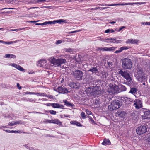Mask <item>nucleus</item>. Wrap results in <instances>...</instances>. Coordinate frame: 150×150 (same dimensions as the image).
Here are the masks:
<instances>
[{
    "instance_id": "obj_15",
    "label": "nucleus",
    "mask_w": 150,
    "mask_h": 150,
    "mask_svg": "<svg viewBox=\"0 0 150 150\" xmlns=\"http://www.w3.org/2000/svg\"><path fill=\"white\" fill-rule=\"evenodd\" d=\"M142 118L144 119L150 118V111H145L144 112V115L142 116Z\"/></svg>"
},
{
    "instance_id": "obj_38",
    "label": "nucleus",
    "mask_w": 150,
    "mask_h": 150,
    "mask_svg": "<svg viewBox=\"0 0 150 150\" xmlns=\"http://www.w3.org/2000/svg\"><path fill=\"white\" fill-rule=\"evenodd\" d=\"M105 40H112V41H115L116 40V38H108L107 39H105Z\"/></svg>"
},
{
    "instance_id": "obj_24",
    "label": "nucleus",
    "mask_w": 150,
    "mask_h": 150,
    "mask_svg": "<svg viewBox=\"0 0 150 150\" xmlns=\"http://www.w3.org/2000/svg\"><path fill=\"white\" fill-rule=\"evenodd\" d=\"M137 90L136 88L133 87L131 88L129 93L133 94L135 96V93L137 92Z\"/></svg>"
},
{
    "instance_id": "obj_36",
    "label": "nucleus",
    "mask_w": 150,
    "mask_h": 150,
    "mask_svg": "<svg viewBox=\"0 0 150 150\" xmlns=\"http://www.w3.org/2000/svg\"><path fill=\"white\" fill-rule=\"evenodd\" d=\"M88 117L89 118V121H91L92 122V123H91L92 124H95L94 120H93V119L91 117H90V116H88Z\"/></svg>"
},
{
    "instance_id": "obj_57",
    "label": "nucleus",
    "mask_w": 150,
    "mask_h": 150,
    "mask_svg": "<svg viewBox=\"0 0 150 150\" xmlns=\"http://www.w3.org/2000/svg\"><path fill=\"white\" fill-rule=\"evenodd\" d=\"M80 31H81L80 30H76V31H71V32H70V33H76V32H79Z\"/></svg>"
},
{
    "instance_id": "obj_61",
    "label": "nucleus",
    "mask_w": 150,
    "mask_h": 150,
    "mask_svg": "<svg viewBox=\"0 0 150 150\" xmlns=\"http://www.w3.org/2000/svg\"><path fill=\"white\" fill-rule=\"evenodd\" d=\"M76 123L77 122L76 121H73L71 122V123L75 125H76Z\"/></svg>"
},
{
    "instance_id": "obj_9",
    "label": "nucleus",
    "mask_w": 150,
    "mask_h": 150,
    "mask_svg": "<svg viewBox=\"0 0 150 150\" xmlns=\"http://www.w3.org/2000/svg\"><path fill=\"white\" fill-rule=\"evenodd\" d=\"M147 127L145 126H141L136 129V132L138 134L140 135L145 133L147 131Z\"/></svg>"
},
{
    "instance_id": "obj_11",
    "label": "nucleus",
    "mask_w": 150,
    "mask_h": 150,
    "mask_svg": "<svg viewBox=\"0 0 150 150\" xmlns=\"http://www.w3.org/2000/svg\"><path fill=\"white\" fill-rule=\"evenodd\" d=\"M117 47H110L109 48H108L106 47H98L97 49V50L98 51H112L114 50H115Z\"/></svg>"
},
{
    "instance_id": "obj_51",
    "label": "nucleus",
    "mask_w": 150,
    "mask_h": 150,
    "mask_svg": "<svg viewBox=\"0 0 150 150\" xmlns=\"http://www.w3.org/2000/svg\"><path fill=\"white\" fill-rule=\"evenodd\" d=\"M110 8H111L110 7H100V9L101 10H102L105 9H109Z\"/></svg>"
},
{
    "instance_id": "obj_26",
    "label": "nucleus",
    "mask_w": 150,
    "mask_h": 150,
    "mask_svg": "<svg viewBox=\"0 0 150 150\" xmlns=\"http://www.w3.org/2000/svg\"><path fill=\"white\" fill-rule=\"evenodd\" d=\"M63 102L65 103V105H66L68 106H72L73 105L67 100H64Z\"/></svg>"
},
{
    "instance_id": "obj_1",
    "label": "nucleus",
    "mask_w": 150,
    "mask_h": 150,
    "mask_svg": "<svg viewBox=\"0 0 150 150\" xmlns=\"http://www.w3.org/2000/svg\"><path fill=\"white\" fill-rule=\"evenodd\" d=\"M134 75L137 79L139 82H142V81L146 80V77L145 74L143 69L141 67H138L137 71H135Z\"/></svg>"
},
{
    "instance_id": "obj_55",
    "label": "nucleus",
    "mask_w": 150,
    "mask_h": 150,
    "mask_svg": "<svg viewBox=\"0 0 150 150\" xmlns=\"http://www.w3.org/2000/svg\"><path fill=\"white\" fill-rule=\"evenodd\" d=\"M8 30H9V31H15L17 32L18 31V29Z\"/></svg>"
},
{
    "instance_id": "obj_4",
    "label": "nucleus",
    "mask_w": 150,
    "mask_h": 150,
    "mask_svg": "<svg viewBox=\"0 0 150 150\" xmlns=\"http://www.w3.org/2000/svg\"><path fill=\"white\" fill-rule=\"evenodd\" d=\"M122 67L125 69H130L132 67V63L131 61L128 58H125L121 60Z\"/></svg>"
},
{
    "instance_id": "obj_29",
    "label": "nucleus",
    "mask_w": 150,
    "mask_h": 150,
    "mask_svg": "<svg viewBox=\"0 0 150 150\" xmlns=\"http://www.w3.org/2000/svg\"><path fill=\"white\" fill-rule=\"evenodd\" d=\"M19 40H17L15 41H10L8 42H5L4 41V43L5 44H13V43H16V42H17L18 41H19Z\"/></svg>"
},
{
    "instance_id": "obj_37",
    "label": "nucleus",
    "mask_w": 150,
    "mask_h": 150,
    "mask_svg": "<svg viewBox=\"0 0 150 150\" xmlns=\"http://www.w3.org/2000/svg\"><path fill=\"white\" fill-rule=\"evenodd\" d=\"M15 125H16L17 124H22V122L20 120H18V121H16L15 122H14Z\"/></svg>"
},
{
    "instance_id": "obj_17",
    "label": "nucleus",
    "mask_w": 150,
    "mask_h": 150,
    "mask_svg": "<svg viewBox=\"0 0 150 150\" xmlns=\"http://www.w3.org/2000/svg\"><path fill=\"white\" fill-rule=\"evenodd\" d=\"M51 106L54 108H62L64 106L58 103H52L51 104Z\"/></svg>"
},
{
    "instance_id": "obj_14",
    "label": "nucleus",
    "mask_w": 150,
    "mask_h": 150,
    "mask_svg": "<svg viewBox=\"0 0 150 150\" xmlns=\"http://www.w3.org/2000/svg\"><path fill=\"white\" fill-rule=\"evenodd\" d=\"M9 65L19 70L22 71H23L25 70V69L21 66L14 63L10 64Z\"/></svg>"
},
{
    "instance_id": "obj_59",
    "label": "nucleus",
    "mask_w": 150,
    "mask_h": 150,
    "mask_svg": "<svg viewBox=\"0 0 150 150\" xmlns=\"http://www.w3.org/2000/svg\"><path fill=\"white\" fill-rule=\"evenodd\" d=\"M76 125L78 126H82L81 125V124L79 122H77V123H76Z\"/></svg>"
},
{
    "instance_id": "obj_30",
    "label": "nucleus",
    "mask_w": 150,
    "mask_h": 150,
    "mask_svg": "<svg viewBox=\"0 0 150 150\" xmlns=\"http://www.w3.org/2000/svg\"><path fill=\"white\" fill-rule=\"evenodd\" d=\"M65 50L67 52H69L70 53L72 52H73V50L71 48H69L68 49H65Z\"/></svg>"
},
{
    "instance_id": "obj_43",
    "label": "nucleus",
    "mask_w": 150,
    "mask_h": 150,
    "mask_svg": "<svg viewBox=\"0 0 150 150\" xmlns=\"http://www.w3.org/2000/svg\"><path fill=\"white\" fill-rule=\"evenodd\" d=\"M142 24L143 25H150V22H142Z\"/></svg>"
},
{
    "instance_id": "obj_48",
    "label": "nucleus",
    "mask_w": 150,
    "mask_h": 150,
    "mask_svg": "<svg viewBox=\"0 0 150 150\" xmlns=\"http://www.w3.org/2000/svg\"><path fill=\"white\" fill-rule=\"evenodd\" d=\"M25 94H34V92H27L25 93Z\"/></svg>"
},
{
    "instance_id": "obj_46",
    "label": "nucleus",
    "mask_w": 150,
    "mask_h": 150,
    "mask_svg": "<svg viewBox=\"0 0 150 150\" xmlns=\"http://www.w3.org/2000/svg\"><path fill=\"white\" fill-rule=\"evenodd\" d=\"M115 6H118V5L124 6V3L115 4Z\"/></svg>"
},
{
    "instance_id": "obj_22",
    "label": "nucleus",
    "mask_w": 150,
    "mask_h": 150,
    "mask_svg": "<svg viewBox=\"0 0 150 150\" xmlns=\"http://www.w3.org/2000/svg\"><path fill=\"white\" fill-rule=\"evenodd\" d=\"M128 48L127 46H123L120 47L119 50L116 51L115 53H119L122 52L123 50H127Z\"/></svg>"
},
{
    "instance_id": "obj_8",
    "label": "nucleus",
    "mask_w": 150,
    "mask_h": 150,
    "mask_svg": "<svg viewBox=\"0 0 150 150\" xmlns=\"http://www.w3.org/2000/svg\"><path fill=\"white\" fill-rule=\"evenodd\" d=\"M129 72L125 70H121L119 71V73L127 80L130 81L131 78L130 77Z\"/></svg>"
},
{
    "instance_id": "obj_45",
    "label": "nucleus",
    "mask_w": 150,
    "mask_h": 150,
    "mask_svg": "<svg viewBox=\"0 0 150 150\" xmlns=\"http://www.w3.org/2000/svg\"><path fill=\"white\" fill-rule=\"evenodd\" d=\"M5 58H11V56L10 54H6L5 55V56L4 57Z\"/></svg>"
},
{
    "instance_id": "obj_27",
    "label": "nucleus",
    "mask_w": 150,
    "mask_h": 150,
    "mask_svg": "<svg viewBox=\"0 0 150 150\" xmlns=\"http://www.w3.org/2000/svg\"><path fill=\"white\" fill-rule=\"evenodd\" d=\"M119 88L120 89L121 91H125L126 90V88L125 86L123 85H121L119 86Z\"/></svg>"
},
{
    "instance_id": "obj_63",
    "label": "nucleus",
    "mask_w": 150,
    "mask_h": 150,
    "mask_svg": "<svg viewBox=\"0 0 150 150\" xmlns=\"http://www.w3.org/2000/svg\"><path fill=\"white\" fill-rule=\"evenodd\" d=\"M100 7H95V8H92V10H95L97 9H99V8L100 9Z\"/></svg>"
},
{
    "instance_id": "obj_39",
    "label": "nucleus",
    "mask_w": 150,
    "mask_h": 150,
    "mask_svg": "<svg viewBox=\"0 0 150 150\" xmlns=\"http://www.w3.org/2000/svg\"><path fill=\"white\" fill-rule=\"evenodd\" d=\"M57 20H56L54 21H53L52 22V21H49L48 22H47L48 23V24L52 23L53 24H55L56 23H57Z\"/></svg>"
},
{
    "instance_id": "obj_52",
    "label": "nucleus",
    "mask_w": 150,
    "mask_h": 150,
    "mask_svg": "<svg viewBox=\"0 0 150 150\" xmlns=\"http://www.w3.org/2000/svg\"><path fill=\"white\" fill-rule=\"evenodd\" d=\"M17 87H18V89H21V86H20V85L19 83H17Z\"/></svg>"
},
{
    "instance_id": "obj_2",
    "label": "nucleus",
    "mask_w": 150,
    "mask_h": 150,
    "mask_svg": "<svg viewBox=\"0 0 150 150\" xmlns=\"http://www.w3.org/2000/svg\"><path fill=\"white\" fill-rule=\"evenodd\" d=\"M50 62L52 66L54 65L55 67H59L63 64L67 62L65 59L59 58L57 59L54 57H51L50 59Z\"/></svg>"
},
{
    "instance_id": "obj_64",
    "label": "nucleus",
    "mask_w": 150,
    "mask_h": 150,
    "mask_svg": "<svg viewBox=\"0 0 150 150\" xmlns=\"http://www.w3.org/2000/svg\"><path fill=\"white\" fill-rule=\"evenodd\" d=\"M147 65H149V68L150 69V61L147 62Z\"/></svg>"
},
{
    "instance_id": "obj_19",
    "label": "nucleus",
    "mask_w": 150,
    "mask_h": 150,
    "mask_svg": "<svg viewBox=\"0 0 150 150\" xmlns=\"http://www.w3.org/2000/svg\"><path fill=\"white\" fill-rule=\"evenodd\" d=\"M116 114L121 117H123L125 116L126 113L125 112L123 111L118 110L116 113Z\"/></svg>"
},
{
    "instance_id": "obj_6",
    "label": "nucleus",
    "mask_w": 150,
    "mask_h": 150,
    "mask_svg": "<svg viewBox=\"0 0 150 150\" xmlns=\"http://www.w3.org/2000/svg\"><path fill=\"white\" fill-rule=\"evenodd\" d=\"M108 89L109 93L110 94L117 93L119 92V88L115 84L110 83Z\"/></svg>"
},
{
    "instance_id": "obj_5",
    "label": "nucleus",
    "mask_w": 150,
    "mask_h": 150,
    "mask_svg": "<svg viewBox=\"0 0 150 150\" xmlns=\"http://www.w3.org/2000/svg\"><path fill=\"white\" fill-rule=\"evenodd\" d=\"M121 105L120 101L119 100H114L111 103V105H109V108L111 110L117 109L119 108Z\"/></svg>"
},
{
    "instance_id": "obj_13",
    "label": "nucleus",
    "mask_w": 150,
    "mask_h": 150,
    "mask_svg": "<svg viewBox=\"0 0 150 150\" xmlns=\"http://www.w3.org/2000/svg\"><path fill=\"white\" fill-rule=\"evenodd\" d=\"M88 71L92 72L93 74L99 75V72L96 67H92Z\"/></svg>"
},
{
    "instance_id": "obj_41",
    "label": "nucleus",
    "mask_w": 150,
    "mask_h": 150,
    "mask_svg": "<svg viewBox=\"0 0 150 150\" xmlns=\"http://www.w3.org/2000/svg\"><path fill=\"white\" fill-rule=\"evenodd\" d=\"M124 98L126 101H132V100L131 98L127 97H125Z\"/></svg>"
},
{
    "instance_id": "obj_33",
    "label": "nucleus",
    "mask_w": 150,
    "mask_h": 150,
    "mask_svg": "<svg viewBox=\"0 0 150 150\" xmlns=\"http://www.w3.org/2000/svg\"><path fill=\"white\" fill-rule=\"evenodd\" d=\"M81 117L83 119H85L86 117V115L85 113L83 112H82L81 114Z\"/></svg>"
},
{
    "instance_id": "obj_12",
    "label": "nucleus",
    "mask_w": 150,
    "mask_h": 150,
    "mask_svg": "<svg viewBox=\"0 0 150 150\" xmlns=\"http://www.w3.org/2000/svg\"><path fill=\"white\" fill-rule=\"evenodd\" d=\"M134 105L137 109H139L142 106V102L139 99H137L134 101Z\"/></svg>"
},
{
    "instance_id": "obj_10",
    "label": "nucleus",
    "mask_w": 150,
    "mask_h": 150,
    "mask_svg": "<svg viewBox=\"0 0 150 150\" xmlns=\"http://www.w3.org/2000/svg\"><path fill=\"white\" fill-rule=\"evenodd\" d=\"M56 91H58L59 93L63 94L67 93L68 92V90L67 88L61 86H59Z\"/></svg>"
},
{
    "instance_id": "obj_53",
    "label": "nucleus",
    "mask_w": 150,
    "mask_h": 150,
    "mask_svg": "<svg viewBox=\"0 0 150 150\" xmlns=\"http://www.w3.org/2000/svg\"><path fill=\"white\" fill-rule=\"evenodd\" d=\"M15 125L14 123L9 122L8 123V125L9 126H13Z\"/></svg>"
},
{
    "instance_id": "obj_25",
    "label": "nucleus",
    "mask_w": 150,
    "mask_h": 150,
    "mask_svg": "<svg viewBox=\"0 0 150 150\" xmlns=\"http://www.w3.org/2000/svg\"><path fill=\"white\" fill-rule=\"evenodd\" d=\"M110 144V141L106 139L104 140L103 142L102 143V144L103 145H109Z\"/></svg>"
},
{
    "instance_id": "obj_62",
    "label": "nucleus",
    "mask_w": 150,
    "mask_h": 150,
    "mask_svg": "<svg viewBox=\"0 0 150 150\" xmlns=\"http://www.w3.org/2000/svg\"><path fill=\"white\" fill-rule=\"evenodd\" d=\"M104 41L105 42H107V43H109V42L111 43L110 42H111V41H110V40H105V39L104 40Z\"/></svg>"
},
{
    "instance_id": "obj_50",
    "label": "nucleus",
    "mask_w": 150,
    "mask_h": 150,
    "mask_svg": "<svg viewBox=\"0 0 150 150\" xmlns=\"http://www.w3.org/2000/svg\"><path fill=\"white\" fill-rule=\"evenodd\" d=\"M11 58H15L16 56L15 55L10 54Z\"/></svg>"
},
{
    "instance_id": "obj_56",
    "label": "nucleus",
    "mask_w": 150,
    "mask_h": 150,
    "mask_svg": "<svg viewBox=\"0 0 150 150\" xmlns=\"http://www.w3.org/2000/svg\"><path fill=\"white\" fill-rule=\"evenodd\" d=\"M105 33H110V29H109L105 30Z\"/></svg>"
},
{
    "instance_id": "obj_20",
    "label": "nucleus",
    "mask_w": 150,
    "mask_h": 150,
    "mask_svg": "<svg viewBox=\"0 0 150 150\" xmlns=\"http://www.w3.org/2000/svg\"><path fill=\"white\" fill-rule=\"evenodd\" d=\"M39 64L40 65V66L44 67L47 64V61L45 60H41L39 61Z\"/></svg>"
},
{
    "instance_id": "obj_35",
    "label": "nucleus",
    "mask_w": 150,
    "mask_h": 150,
    "mask_svg": "<svg viewBox=\"0 0 150 150\" xmlns=\"http://www.w3.org/2000/svg\"><path fill=\"white\" fill-rule=\"evenodd\" d=\"M122 42V40H115V42H110L111 43H120Z\"/></svg>"
},
{
    "instance_id": "obj_47",
    "label": "nucleus",
    "mask_w": 150,
    "mask_h": 150,
    "mask_svg": "<svg viewBox=\"0 0 150 150\" xmlns=\"http://www.w3.org/2000/svg\"><path fill=\"white\" fill-rule=\"evenodd\" d=\"M115 4H105V5H102L103 6H115Z\"/></svg>"
},
{
    "instance_id": "obj_23",
    "label": "nucleus",
    "mask_w": 150,
    "mask_h": 150,
    "mask_svg": "<svg viewBox=\"0 0 150 150\" xmlns=\"http://www.w3.org/2000/svg\"><path fill=\"white\" fill-rule=\"evenodd\" d=\"M145 2L144 3H140V2H137V3H124V5H133L134 4H144L145 3Z\"/></svg>"
},
{
    "instance_id": "obj_58",
    "label": "nucleus",
    "mask_w": 150,
    "mask_h": 150,
    "mask_svg": "<svg viewBox=\"0 0 150 150\" xmlns=\"http://www.w3.org/2000/svg\"><path fill=\"white\" fill-rule=\"evenodd\" d=\"M125 28V26H122L118 30V31H121L122 29H123Z\"/></svg>"
},
{
    "instance_id": "obj_49",
    "label": "nucleus",
    "mask_w": 150,
    "mask_h": 150,
    "mask_svg": "<svg viewBox=\"0 0 150 150\" xmlns=\"http://www.w3.org/2000/svg\"><path fill=\"white\" fill-rule=\"evenodd\" d=\"M48 24V23L47 22H45L43 23H40V25H46Z\"/></svg>"
},
{
    "instance_id": "obj_21",
    "label": "nucleus",
    "mask_w": 150,
    "mask_h": 150,
    "mask_svg": "<svg viewBox=\"0 0 150 150\" xmlns=\"http://www.w3.org/2000/svg\"><path fill=\"white\" fill-rule=\"evenodd\" d=\"M138 40H137L133 39H128L126 41V43L135 44L138 42Z\"/></svg>"
},
{
    "instance_id": "obj_34",
    "label": "nucleus",
    "mask_w": 150,
    "mask_h": 150,
    "mask_svg": "<svg viewBox=\"0 0 150 150\" xmlns=\"http://www.w3.org/2000/svg\"><path fill=\"white\" fill-rule=\"evenodd\" d=\"M52 115H56V111L53 110H50L48 111Z\"/></svg>"
},
{
    "instance_id": "obj_44",
    "label": "nucleus",
    "mask_w": 150,
    "mask_h": 150,
    "mask_svg": "<svg viewBox=\"0 0 150 150\" xmlns=\"http://www.w3.org/2000/svg\"><path fill=\"white\" fill-rule=\"evenodd\" d=\"M85 112H86L87 114L88 115H91L92 113L91 112V111L89 110L88 109L86 110Z\"/></svg>"
},
{
    "instance_id": "obj_60",
    "label": "nucleus",
    "mask_w": 150,
    "mask_h": 150,
    "mask_svg": "<svg viewBox=\"0 0 150 150\" xmlns=\"http://www.w3.org/2000/svg\"><path fill=\"white\" fill-rule=\"evenodd\" d=\"M27 28H28V27H25V28H20L18 29V31L23 30H24V29Z\"/></svg>"
},
{
    "instance_id": "obj_40",
    "label": "nucleus",
    "mask_w": 150,
    "mask_h": 150,
    "mask_svg": "<svg viewBox=\"0 0 150 150\" xmlns=\"http://www.w3.org/2000/svg\"><path fill=\"white\" fill-rule=\"evenodd\" d=\"M62 42V41L61 40H57L55 42V44L56 45H58L60 44H61Z\"/></svg>"
},
{
    "instance_id": "obj_42",
    "label": "nucleus",
    "mask_w": 150,
    "mask_h": 150,
    "mask_svg": "<svg viewBox=\"0 0 150 150\" xmlns=\"http://www.w3.org/2000/svg\"><path fill=\"white\" fill-rule=\"evenodd\" d=\"M44 96H45V97H47L48 98H51V99L52 98H53V96L52 95H49L47 96V95L45 94V95H44Z\"/></svg>"
},
{
    "instance_id": "obj_54",
    "label": "nucleus",
    "mask_w": 150,
    "mask_h": 150,
    "mask_svg": "<svg viewBox=\"0 0 150 150\" xmlns=\"http://www.w3.org/2000/svg\"><path fill=\"white\" fill-rule=\"evenodd\" d=\"M3 130L4 131H6V132H7V133H11V131L10 130L3 129Z\"/></svg>"
},
{
    "instance_id": "obj_7",
    "label": "nucleus",
    "mask_w": 150,
    "mask_h": 150,
    "mask_svg": "<svg viewBox=\"0 0 150 150\" xmlns=\"http://www.w3.org/2000/svg\"><path fill=\"white\" fill-rule=\"evenodd\" d=\"M73 76L77 80H81L83 76V73L79 70H75L73 71Z\"/></svg>"
},
{
    "instance_id": "obj_31",
    "label": "nucleus",
    "mask_w": 150,
    "mask_h": 150,
    "mask_svg": "<svg viewBox=\"0 0 150 150\" xmlns=\"http://www.w3.org/2000/svg\"><path fill=\"white\" fill-rule=\"evenodd\" d=\"M34 94L38 96H43L45 95V93H35L34 92Z\"/></svg>"
},
{
    "instance_id": "obj_3",
    "label": "nucleus",
    "mask_w": 150,
    "mask_h": 150,
    "mask_svg": "<svg viewBox=\"0 0 150 150\" xmlns=\"http://www.w3.org/2000/svg\"><path fill=\"white\" fill-rule=\"evenodd\" d=\"M87 90L91 95L94 96L100 94L101 92L100 87L97 85L88 88Z\"/></svg>"
},
{
    "instance_id": "obj_18",
    "label": "nucleus",
    "mask_w": 150,
    "mask_h": 150,
    "mask_svg": "<svg viewBox=\"0 0 150 150\" xmlns=\"http://www.w3.org/2000/svg\"><path fill=\"white\" fill-rule=\"evenodd\" d=\"M47 121L48 122L50 123H53L54 124H56L58 125L61 124V122H60L58 119H54L51 120H47Z\"/></svg>"
},
{
    "instance_id": "obj_16",
    "label": "nucleus",
    "mask_w": 150,
    "mask_h": 150,
    "mask_svg": "<svg viewBox=\"0 0 150 150\" xmlns=\"http://www.w3.org/2000/svg\"><path fill=\"white\" fill-rule=\"evenodd\" d=\"M79 83L78 82H72L70 84V86L72 88H79Z\"/></svg>"
},
{
    "instance_id": "obj_32",
    "label": "nucleus",
    "mask_w": 150,
    "mask_h": 150,
    "mask_svg": "<svg viewBox=\"0 0 150 150\" xmlns=\"http://www.w3.org/2000/svg\"><path fill=\"white\" fill-rule=\"evenodd\" d=\"M146 81V80L145 81H142L143 82H144L143 83L142 85V86H146V88H148V85L147 83L145 81Z\"/></svg>"
},
{
    "instance_id": "obj_28",
    "label": "nucleus",
    "mask_w": 150,
    "mask_h": 150,
    "mask_svg": "<svg viewBox=\"0 0 150 150\" xmlns=\"http://www.w3.org/2000/svg\"><path fill=\"white\" fill-rule=\"evenodd\" d=\"M66 21V20L63 19H59L57 20V23L59 24H61L62 23H65Z\"/></svg>"
}]
</instances>
